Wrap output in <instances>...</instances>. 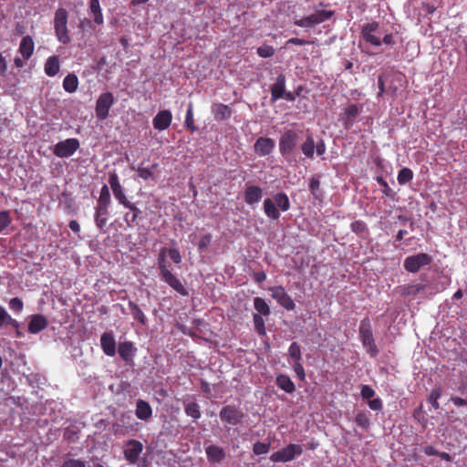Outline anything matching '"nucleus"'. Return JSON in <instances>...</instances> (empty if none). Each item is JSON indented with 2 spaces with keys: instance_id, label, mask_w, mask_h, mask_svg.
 <instances>
[{
  "instance_id": "1",
  "label": "nucleus",
  "mask_w": 467,
  "mask_h": 467,
  "mask_svg": "<svg viewBox=\"0 0 467 467\" xmlns=\"http://www.w3.org/2000/svg\"><path fill=\"white\" fill-rule=\"evenodd\" d=\"M166 254H168V249L161 248L158 257V269L161 280L169 285L181 296H186L189 295L188 290L185 288L182 281L171 273L170 265L166 260Z\"/></svg>"
},
{
  "instance_id": "2",
  "label": "nucleus",
  "mask_w": 467,
  "mask_h": 467,
  "mask_svg": "<svg viewBox=\"0 0 467 467\" xmlns=\"http://www.w3.org/2000/svg\"><path fill=\"white\" fill-rule=\"evenodd\" d=\"M278 208L282 212H286L290 209V201L285 192H278L274 195L273 199L266 198L264 201V212L269 219L279 220L280 213Z\"/></svg>"
},
{
  "instance_id": "3",
  "label": "nucleus",
  "mask_w": 467,
  "mask_h": 467,
  "mask_svg": "<svg viewBox=\"0 0 467 467\" xmlns=\"http://www.w3.org/2000/svg\"><path fill=\"white\" fill-rule=\"evenodd\" d=\"M68 13L63 8H57L54 16V30L57 40L67 45L70 43L71 37L67 29Z\"/></svg>"
},
{
  "instance_id": "4",
  "label": "nucleus",
  "mask_w": 467,
  "mask_h": 467,
  "mask_svg": "<svg viewBox=\"0 0 467 467\" xmlns=\"http://www.w3.org/2000/svg\"><path fill=\"white\" fill-rule=\"evenodd\" d=\"M358 334L360 341L367 352L371 357L375 358L379 354V349L373 337L371 322L368 317L360 321Z\"/></svg>"
},
{
  "instance_id": "5",
  "label": "nucleus",
  "mask_w": 467,
  "mask_h": 467,
  "mask_svg": "<svg viewBox=\"0 0 467 467\" xmlns=\"http://www.w3.org/2000/svg\"><path fill=\"white\" fill-rule=\"evenodd\" d=\"M299 140V132L295 130H285L279 139L280 154L287 161H293V151Z\"/></svg>"
},
{
  "instance_id": "6",
  "label": "nucleus",
  "mask_w": 467,
  "mask_h": 467,
  "mask_svg": "<svg viewBox=\"0 0 467 467\" xmlns=\"http://www.w3.org/2000/svg\"><path fill=\"white\" fill-rule=\"evenodd\" d=\"M302 452L303 449L300 445L291 443L272 453L270 460L274 462H287L294 460L296 456H300Z\"/></svg>"
},
{
  "instance_id": "7",
  "label": "nucleus",
  "mask_w": 467,
  "mask_h": 467,
  "mask_svg": "<svg viewBox=\"0 0 467 467\" xmlns=\"http://www.w3.org/2000/svg\"><path fill=\"white\" fill-rule=\"evenodd\" d=\"M360 36L366 43L371 46H381L379 24L376 21L365 24L361 28Z\"/></svg>"
},
{
  "instance_id": "8",
  "label": "nucleus",
  "mask_w": 467,
  "mask_h": 467,
  "mask_svg": "<svg viewBox=\"0 0 467 467\" xmlns=\"http://www.w3.org/2000/svg\"><path fill=\"white\" fill-rule=\"evenodd\" d=\"M334 16V11L330 10H318L315 14L305 16L300 19H296L294 24L300 27L312 26L314 25L321 24Z\"/></svg>"
},
{
  "instance_id": "9",
  "label": "nucleus",
  "mask_w": 467,
  "mask_h": 467,
  "mask_svg": "<svg viewBox=\"0 0 467 467\" xmlns=\"http://www.w3.org/2000/svg\"><path fill=\"white\" fill-rule=\"evenodd\" d=\"M219 416L223 422L230 425L241 424L245 417L242 410L234 405H226L223 407L220 410Z\"/></svg>"
},
{
  "instance_id": "10",
  "label": "nucleus",
  "mask_w": 467,
  "mask_h": 467,
  "mask_svg": "<svg viewBox=\"0 0 467 467\" xmlns=\"http://www.w3.org/2000/svg\"><path fill=\"white\" fill-rule=\"evenodd\" d=\"M79 140L76 138L59 141L54 146L53 153L59 158H68L79 149Z\"/></svg>"
},
{
  "instance_id": "11",
  "label": "nucleus",
  "mask_w": 467,
  "mask_h": 467,
  "mask_svg": "<svg viewBox=\"0 0 467 467\" xmlns=\"http://www.w3.org/2000/svg\"><path fill=\"white\" fill-rule=\"evenodd\" d=\"M431 261V255L425 253H420L408 256L404 260L403 266L409 273H417L421 267L429 265Z\"/></svg>"
},
{
  "instance_id": "12",
  "label": "nucleus",
  "mask_w": 467,
  "mask_h": 467,
  "mask_svg": "<svg viewBox=\"0 0 467 467\" xmlns=\"http://www.w3.org/2000/svg\"><path fill=\"white\" fill-rule=\"evenodd\" d=\"M115 99L111 92H105L99 95L96 101V116L99 119L104 120L109 117V109L114 104Z\"/></svg>"
},
{
  "instance_id": "13",
  "label": "nucleus",
  "mask_w": 467,
  "mask_h": 467,
  "mask_svg": "<svg viewBox=\"0 0 467 467\" xmlns=\"http://www.w3.org/2000/svg\"><path fill=\"white\" fill-rule=\"evenodd\" d=\"M270 291L272 292V297L275 299L281 306L289 311L295 309V302L283 286H273L270 288Z\"/></svg>"
},
{
  "instance_id": "14",
  "label": "nucleus",
  "mask_w": 467,
  "mask_h": 467,
  "mask_svg": "<svg viewBox=\"0 0 467 467\" xmlns=\"http://www.w3.org/2000/svg\"><path fill=\"white\" fill-rule=\"evenodd\" d=\"M109 183L112 190L114 197L118 200L120 204H127L129 202L124 188L121 186L119 182V176L116 171H111L109 173Z\"/></svg>"
},
{
  "instance_id": "15",
  "label": "nucleus",
  "mask_w": 467,
  "mask_h": 467,
  "mask_svg": "<svg viewBox=\"0 0 467 467\" xmlns=\"http://www.w3.org/2000/svg\"><path fill=\"white\" fill-rule=\"evenodd\" d=\"M275 148V140L267 137H259L254 144V152L259 157H265L271 154Z\"/></svg>"
},
{
  "instance_id": "16",
  "label": "nucleus",
  "mask_w": 467,
  "mask_h": 467,
  "mask_svg": "<svg viewBox=\"0 0 467 467\" xmlns=\"http://www.w3.org/2000/svg\"><path fill=\"white\" fill-rule=\"evenodd\" d=\"M143 445L137 440H130L126 443L124 457L130 463H135L142 452Z\"/></svg>"
},
{
  "instance_id": "17",
  "label": "nucleus",
  "mask_w": 467,
  "mask_h": 467,
  "mask_svg": "<svg viewBox=\"0 0 467 467\" xmlns=\"http://www.w3.org/2000/svg\"><path fill=\"white\" fill-rule=\"evenodd\" d=\"M205 453L208 462L213 464H219L226 458L225 450L223 447L215 444L206 446Z\"/></svg>"
},
{
  "instance_id": "18",
  "label": "nucleus",
  "mask_w": 467,
  "mask_h": 467,
  "mask_svg": "<svg viewBox=\"0 0 467 467\" xmlns=\"http://www.w3.org/2000/svg\"><path fill=\"white\" fill-rule=\"evenodd\" d=\"M172 121V114L169 109L160 110L152 119L153 128L157 130H167Z\"/></svg>"
},
{
  "instance_id": "19",
  "label": "nucleus",
  "mask_w": 467,
  "mask_h": 467,
  "mask_svg": "<svg viewBox=\"0 0 467 467\" xmlns=\"http://www.w3.org/2000/svg\"><path fill=\"white\" fill-rule=\"evenodd\" d=\"M285 82L286 78L285 74L280 73L275 79V82L271 86V100L273 102L277 101L278 99L284 97V93L285 91Z\"/></svg>"
},
{
  "instance_id": "20",
  "label": "nucleus",
  "mask_w": 467,
  "mask_h": 467,
  "mask_svg": "<svg viewBox=\"0 0 467 467\" xmlns=\"http://www.w3.org/2000/svg\"><path fill=\"white\" fill-rule=\"evenodd\" d=\"M109 206H103V205H96L95 206V223L96 226L99 229L100 232L106 233L107 228V221L108 216L109 214Z\"/></svg>"
},
{
  "instance_id": "21",
  "label": "nucleus",
  "mask_w": 467,
  "mask_h": 467,
  "mask_svg": "<svg viewBox=\"0 0 467 467\" xmlns=\"http://www.w3.org/2000/svg\"><path fill=\"white\" fill-rule=\"evenodd\" d=\"M47 325L48 320L46 317L41 314H36L31 316L27 330L31 334H37L47 328Z\"/></svg>"
},
{
  "instance_id": "22",
  "label": "nucleus",
  "mask_w": 467,
  "mask_h": 467,
  "mask_svg": "<svg viewBox=\"0 0 467 467\" xmlns=\"http://www.w3.org/2000/svg\"><path fill=\"white\" fill-rule=\"evenodd\" d=\"M100 346L105 355L109 357L115 356L116 341L111 332H105L101 335Z\"/></svg>"
},
{
  "instance_id": "23",
  "label": "nucleus",
  "mask_w": 467,
  "mask_h": 467,
  "mask_svg": "<svg viewBox=\"0 0 467 467\" xmlns=\"http://www.w3.org/2000/svg\"><path fill=\"white\" fill-rule=\"evenodd\" d=\"M211 109L216 121L227 120L233 114V109L228 105L219 102L213 103Z\"/></svg>"
},
{
  "instance_id": "24",
  "label": "nucleus",
  "mask_w": 467,
  "mask_h": 467,
  "mask_svg": "<svg viewBox=\"0 0 467 467\" xmlns=\"http://www.w3.org/2000/svg\"><path fill=\"white\" fill-rule=\"evenodd\" d=\"M135 415L139 420H148L152 416V409L150 403L144 400L136 402Z\"/></svg>"
},
{
  "instance_id": "25",
  "label": "nucleus",
  "mask_w": 467,
  "mask_h": 467,
  "mask_svg": "<svg viewBox=\"0 0 467 467\" xmlns=\"http://www.w3.org/2000/svg\"><path fill=\"white\" fill-rule=\"evenodd\" d=\"M263 190L259 186H247L244 191V201L247 204L253 205L261 201Z\"/></svg>"
},
{
  "instance_id": "26",
  "label": "nucleus",
  "mask_w": 467,
  "mask_h": 467,
  "mask_svg": "<svg viewBox=\"0 0 467 467\" xmlns=\"http://www.w3.org/2000/svg\"><path fill=\"white\" fill-rule=\"evenodd\" d=\"M35 44L30 36H24L19 44L18 52L25 60H28L33 55Z\"/></svg>"
},
{
  "instance_id": "27",
  "label": "nucleus",
  "mask_w": 467,
  "mask_h": 467,
  "mask_svg": "<svg viewBox=\"0 0 467 467\" xmlns=\"http://www.w3.org/2000/svg\"><path fill=\"white\" fill-rule=\"evenodd\" d=\"M135 352L136 348L132 342L125 341L119 344L118 353L125 362L131 361Z\"/></svg>"
},
{
  "instance_id": "28",
  "label": "nucleus",
  "mask_w": 467,
  "mask_h": 467,
  "mask_svg": "<svg viewBox=\"0 0 467 467\" xmlns=\"http://www.w3.org/2000/svg\"><path fill=\"white\" fill-rule=\"evenodd\" d=\"M320 180L321 174H314L309 179V191L313 197L317 201H321L324 197L323 191L320 188Z\"/></svg>"
},
{
  "instance_id": "29",
  "label": "nucleus",
  "mask_w": 467,
  "mask_h": 467,
  "mask_svg": "<svg viewBox=\"0 0 467 467\" xmlns=\"http://www.w3.org/2000/svg\"><path fill=\"white\" fill-rule=\"evenodd\" d=\"M277 387L286 393H293L296 390L295 383L291 378L286 374H279L275 379Z\"/></svg>"
},
{
  "instance_id": "30",
  "label": "nucleus",
  "mask_w": 467,
  "mask_h": 467,
  "mask_svg": "<svg viewBox=\"0 0 467 467\" xmlns=\"http://www.w3.org/2000/svg\"><path fill=\"white\" fill-rule=\"evenodd\" d=\"M124 207L130 209V213H126L124 215V221L129 226H132L137 223L138 217L140 215L141 211L131 202H128L127 204H123Z\"/></svg>"
},
{
  "instance_id": "31",
  "label": "nucleus",
  "mask_w": 467,
  "mask_h": 467,
  "mask_svg": "<svg viewBox=\"0 0 467 467\" xmlns=\"http://www.w3.org/2000/svg\"><path fill=\"white\" fill-rule=\"evenodd\" d=\"M359 114V108L356 104L349 105L344 112V127L345 129H349L352 127L354 123V119Z\"/></svg>"
},
{
  "instance_id": "32",
  "label": "nucleus",
  "mask_w": 467,
  "mask_h": 467,
  "mask_svg": "<svg viewBox=\"0 0 467 467\" xmlns=\"http://www.w3.org/2000/svg\"><path fill=\"white\" fill-rule=\"evenodd\" d=\"M45 73L48 77H55L60 69L59 58L57 56L49 57L45 63Z\"/></svg>"
},
{
  "instance_id": "33",
  "label": "nucleus",
  "mask_w": 467,
  "mask_h": 467,
  "mask_svg": "<svg viewBox=\"0 0 467 467\" xmlns=\"http://www.w3.org/2000/svg\"><path fill=\"white\" fill-rule=\"evenodd\" d=\"M89 10L94 16V23L102 25L104 23V17L99 0H89Z\"/></svg>"
},
{
  "instance_id": "34",
  "label": "nucleus",
  "mask_w": 467,
  "mask_h": 467,
  "mask_svg": "<svg viewBox=\"0 0 467 467\" xmlns=\"http://www.w3.org/2000/svg\"><path fill=\"white\" fill-rule=\"evenodd\" d=\"M128 306L133 318L137 320L140 324L143 326L146 325L147 317L143 311L140 309V307L131 300L129 301Z\"/></svg>"
},
{
  "instance_id": "35",
  "label": "nucleus",
  "mask_w": 467,
  "mask_h": 467,
  "mask_svg": "<svg viewBox=\"0 0 467 467\" xmlns=\"http://www.w3.org/2000/svg\"><path fill=\"white\" fill-rule=\"evenodd\" d=\"M426 285L422 284L417 285H407L400 286V293L401 296H416L422 292L425 289Z\"/></svg>"
},
{
  "instance_id": "36",
  "label": "nucleus",
  "mask_w": 467,
  "mask_h": 467,
  "mask_svg": "<svg viewBox=\"0 0 467 467\" xmlns=\"http://www.w3.org/2000/svg\"><path fill=\"white\" fill-rule=\"evenodd\" d=\"M184 411L187 416L192 418L193 420H198L201 418V410L200 406L195 401L186 402L183 401Z\"/></svg>"
},
{
  "instance_id": "37",
  "label": "nucleus",
  "mask_w": 467,
  "mask_h": 467,
  "mask_svg": "<svg viewBox=\"0 0 467 467\" xmlns=\"http://www.w3.org/2000/svg\"><path fill=\"white\" fill-rule=\"evenodd\" d=\"M316 144L312 135L308 134L306 140L301 146L303 154L309 159H313L315 153Z\"/></svg>"
},
{
  "instance_id": "38",
  "label": "nucleus",
  "mask_w": 467,
  "mask_h": 467,
  "mask_svg": "<svg viewBox=\"0 0 467 467\" xmlns=\"http://www.w3.org/2000/svg\"><path fill=\"white\" fill-rule=\"evenodd\" d=\"M78 79L75 74H68L63 80V88L68 92L73 93L78 89Z\"/></svg>"
},
{
  "instance_id": "39",
  "label": "nucleus",
  "mask_w": 467,
  "mask_h": 467,
  "mask_svg": "<svg viewBox=\"0 0 467 467\" xmlns=\"http://www.w3.org/2000/svg\"><path fill=\"white\" fill-rule=\"evenodd\" d=\"M254 307L256 310V314L263 317H268L271 314V310L265 299L261 297L254 298Z\"/></svg>"
},
{
  "instance_id": "40",
  "label": "nucleus",
  "mask_w": 467,
  "mask_h": 467,
  "mask_svg": "<svg viewBox=\"0 0 467 467\" xmlns=\"http://www.w3.org/2000/svg\"><path fill=\"white\" fill-rule=\"evenodd\" d=\"M184 125H185L186 129L192 132H194L198 130V127L194 124L192 102H190L188 104Z\"/></svg>"
},
{
  "instance_id": "41",
  "label": "nucleus",
  "mask_w": 467,
  "mask_h": 467,
  "mask_svg": "<svg viewBox=\"0 0 467 467\" xmlns=\"http://www.w3.org/2000/svg\"><path fill=\"white\" fill-rule=\"evenodd\" d=\"M442 388L440 385L435 386L429 395L428 400L431 404L434 410H438L440 408V404L438 400L441 397Z\"/></svg>"
},
{
  "instance_id": "42",
  "label": "nucleus",
  "mask_w": 467,
  "mask_h": 467,
  "mask_svg": "<svg viewBox=\"0 0 467 467\" xmlns=\"http://www.w3.org/2000/svg\"><path fill=\"white\" fill-rule=\"evenodd\" d=\"M111 199L109 189L108 185L104 184L100 189L99 197L97 201V205L110 206Z\"/></svg>"
},
{
  "instance_id": "43",
  "label": "nucleus",
  "mask_w": 467,
  "mask_h": 467,
  "mask_svg": "<svg viewBox=\"0 0 467 467\" xmlns=\"http://www.w3.org/2000/svg\"><path fill=\"white\" fill-rule=\"evenodd\" d=\"M288 356L293 362L302 361L301 348L297 342H293L288 348Z\"/></svg>"
},
{
  "instance_id": "44",
  "label": "nucleus",
  "mask_w": 467,
  "mask_h": 467,
  "mask_svg": "<svg viewBox=\"0 0 467 467\" xmlns=\"http://www.w3.org/2000/svg\"><path fill=\"white\" fill-rule=\"evenodd\" d=\"M158 163H153L150 167H139L137 170L138 176L144 181L153 177V171L158 168Z\"/></svg>"
},
{
  "instance_id": "45",
  "label": "nucleus",
  "mask_w": 467,
  "mask_h": 467,
  "mask_svg": "<svg viewBox=\"0 0 467 467\" xmlns=\"http://www.w3.org/2000/svg\"><path fill=\"white\" fill-rule=\"evenodd\" d=\"M253 321H254V329L257 332V334L259 336H265L266 329H265V320L263 318V316H261L259 314H254Z\"/></svg>"
},
{
  "instance_id": "46",
  "label": "nucleus",
  "mask_w": 467,
  "mask_h": 467,
  "mask_svg": "<svg viewBox=\"0 0 467 467\" xmlns=\"http://www.w3.org/2000/svg\"><path fill=\"white\" fill-rule=\"evenodd\" d=\"M413 179V172L410 168H402L398 173V182L401 185L410 182Z\"/></svg>"
},
{
  "instance_id": "47",
  "label": "nucleus",
  "mask_w": 467,
  "mask_h": 467,
  "mask_svg": "<svg viewBox=\"0 0 467 467\" xmlns=\"http://www.w3.org/2000/svg\"><path fill=\"white\" fill-rule=\"evenodd\" d=\"M350 229L353 233L360 236L368 234V226L366 223L361 220H356L352 222L350 224Z\"/></svg>"
},
{
  "instance_id": "48",
  "label": "nucleus",
  "mask_w": 467,
  "mask_h": 467,
  "mask_svg": "<svg viewBox=\"0 0 467 467\" xmlns=\"http://www.w3.org/2000/svg\"><path fill=\"white\" fill-rule=\"evenodd\" d=\"M378 183L382 187V193L384 196L391 200H395L396 192L389 186L388 182L381 177H377Z\"/></svg>"
},
{
  "instance_id": "49",
  "label": "nucleus",
  "mask_w": 467,
  "mask_h": 467,
  "mask_svg": "<svg viewBox=\"0 0 467 467\" xmlns=\"http://www.w3.org/2000/svg\"><path fill=\"white\" fill-rule=\"evenodd\" d=\"M355 422L358 427H360L364 430H368L370 425L368 416L367 412H364V411L358 412L356 415Z\"/></svg>"
},
{
  "instance_id": "50",
  "label": "nucleus",
  "mask_w": 467,
  "mask_h": 467,
  "mask_svg": "<svg viewBox=\"0 0 467 467\" xmlns=\"http://www.w3.org/2000/svg\"><path fill=\"white\" fill-rule=\"evenodd\" d=\"M79 430L77 427L70 426L65 429L64 438L70 442H76L79 437Z\"/></svg>"
},
{
  "instance_id": "51",
  "label": "nucleus",
  "mask_w": 467,
  "mask_h": 467,
  "mask_svg": "<svg viewBox=\"0 0 467 467\" xmlns=\"http://www.w3.org/2000/svg\"><path fill=\"white\" fill-rule=\"evenodd\" d=\"M12 223V218L10 216V212L7 210H3L0 212V234L7 228Z\"/></svg>"
},
{
  "instance_id": "52",
  "label": "nucleus",
  "mask_w": 467,
  "mask_h": 467,
  "mask_svg": "<svg viewBox=\"0 0 467 467\" xmlns=\"http://www.w3.org/2000/svg\"><path fill=\"white\" fill-rule=\"evenodd\" d=\"M270 442L256 441L253 446V452L255 455L266 454L270 450Z\"/></svg>"
},
{
  "instance_id": "53",
  "label": "nucleus",
  "mask_w": 467,
  "mask_h": 467,
  "mask_svg": "<svg viewBox=\"0 0 467 467\" xmlns=\"http://www.w3.org/2000/svg\"><path fill=\"white\" fill-rule=\"evenodd\" d=\"M257 54L264 58L271 57L275 54V49L272 46L263 45L257 48Z\"/></svg>"
},
{
  "instance_id": "54",
  "label": "nucleus",
  "mask_w": 467,
  "mask_h": 467,
  "mask_svg": "<svg viewBox=\"0 0 467 467\" xmlns=\"http://www.w3.org/2000/svg\"><path fill=\"white\" fill-rule=\"evenodd\" d=\"M293 370L296 373V376L300 379L301 381H304L306 379V372L305 368L303 367L302 361H296L292 363Z\"/></svg>"
},
{
  "instance_id": "55",
  "label": "nucleus",
  "mask_w": 467,
  "mask_h": 467,
  "mask_svg": "<svg viewBox=\"0 0 467 467\" xmlns=\"http://www.w3.org/2000/svg\"><path fill=\"white\" fill-rule=\"evenodd\" d=\"M9 308L15 313H21L24 308V303L21 298L14 297L9 301Z\"/></svg>"
},
{
  "instance_id": "56",
  "label": "nucleus",
  "mask_w": 467,
  "mask_h": 467,
  "mask_svg": "<svg viewBox=\"0 0 467 467\" xmlns=\"http://www.w3.org/2000/svg\"><path fill=\"white\" fill-rule=\"evenodd\" d=\"M212 241V234H206L203 236L201 237L199 243H198V249L199 251L202 252L210 245Z\"/></svg>"
},
{
  "instance_id": "57",
  "label": "nucleus",
  "mask_w": 467,
  "mask_h": 467,
  "mask_svg": "<svg viewBox=\"0 0 467 467\" xmlns=\"http://www.w3.org/2000/svg\"><path fill=\"white\" fill-rule=\"evenodd\" d=\"M61 467H86V462L78 459H67L64 461Z\"/></svg>"
},
{
  "instance_id": "58",
  "label": "nucleus",
  "mask_w": 467,
  "mask_h": 467,
  "mask_svg": "<svg viewBox=\"0 0 467 467\" xmlns=\"http://www.w3.org/2000/svg\"><path fill=\"white\" fill-rule=\"evenodd\" d=\"M168 255L170 256L171 260L176 265H179L182 262V255L177 248L168 249Z\"/></svg>"
},
{
  "instance_id": "59",
  "label": "nucleus",
  "mask_w": 467,
  "mask_h": 467,
  "mask_svg": "<svg viewBox=\"0 0 467 467\" xmlns=\"http://www.w3.org/2000/svg\"><path fill=\"white\" fill-rule=\"evenodd\" d=\"M360 395L363 399L368 400L375 395V391L370 386L363 385L361 388Z\"/></svg>"
},
{
  "instance_id": "60",
  "label": "nucleus",
  "mask_w": 467,
  "mask_h": 467,
  "mask_svg": "<svg viewBox=\"0 0 467 467\" xmlns=\"http://www.w3.org/2000/svg\"><path fill=\"white\" fill-rule=\"evenodd\" d=\"M310 43H311L310 41H307V40H305L302 38L292 37L286 41V46H288V45L304 46V45H307Z\"/></svg>"
},
{
  "instance_id": "61",
  "label": "nucleus",
  "mask_w": 467,
  "mask_h": 467,
  "mask_svg": "<svg viewBox=\"0 0 467 467\" xmlns=\"http://www.w3.org/2000/svg\"><path fill=\"white\" fill-rule=\"evenodd\" d=\"M9 314L4 306H0V327H5Z\"/></svg>"
},
{
  "instance_id": "62",
  "label": "nucleus",
  "mask_w": 467,
  "mask_h": 467,
  "mask_svg": "<svg viewBox=\"0 0 467 467\" xmlns=\"http://www.w3.org/2000/svg\"><path fill=\"white\" fill-rule=\"evenodd\" d=\"M368 407L372 410H382V401L380 399H374L368 401Z\"/></svg>"
},
{
  "instance_id": "63",
  "label": "nucleus",
  "mask_w": 467,
  "mask_h": 467,
  "mask_svg": "<svg viewBox=\"0 0 467 467\" xmlns=\"http://www.w3.org/2000/svg\"><path fill=\"white\" fill-rule=\"evenodd\" d=\"M7 71V61L0 52V75L5 76Z\"/></svg>"
},
{
  "instance_id": "64",
  "label": "nucleus",
  "mask_w": 467,
  "mask_h": 467,
  "mask_svg": "<svg viewBox=\"0 0 467 467\" xmlns=\"http://www.w3.org/2000/svg\"><path fill=\"white\" fill-rule=\"evenodd\" d=\"M451 400L453 402L455 406L461 407V406H467V400H464L460 397L452 396L451 398Z\"/></svg>"
}]
</instances>
